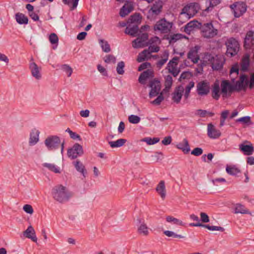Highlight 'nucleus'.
<instances>
[{
    "mask_svg": "<svg viewBox=\"0 0 254 254\" xmlns=\"http://www.w3.org/2000/svg\"><path fill=\"white\" fill-rule=\"evenodd\" d=\"M203 153V150L202 148L199 147H196L193 150H192L191 152V154L196 156H198L201 155Z\"/></svg>",
    "mask_w": 254,
    "mask_h": 254,
    "instance_id": "63",
    "label": "nucleus"
},
{
    "mask_svg": "<svg viewBox=\"0 0 254 254\" xmlns=\"http://www.w3.org/2000/svg\"><path fill=\"white\" fill-rule=\"evenodd\" d=\"M239 147L240 150L245 155L251 156L254 152V147L253 144L250 142H249L248 144H246L244 143L240 144Z\"/></svg>",
    "mask_w": 254,
    "mask_h": 254,
    "instance_id": "18",
    "label": "nucleus"
},
{
    "mask_svg": "<svg viewBox=\"0 0 254 254\" xmlns=\"http://www.w3.org/2000/svg\"><path fill=\"white\" fill-rule=\"evenodd\" d=\"M204 59L209 62L212 69L216 70L221 69L225 62V59L223 57L218 55L213 56L208 53L204 55Z\"/></svg>",
    "mask_w": 254,
    "mask_h": 254,
    "instance_id": "3",
    "label": "nucleus"
},
{
    "mask_svg": "<svg viewBox=\"0 0 254 254\" xmlns=\"http://www.w3.org/2000/svg\"><path fill=\"white\" fill-rule=\"evenodd\" d=\"M166 221L168 222L173 223L174 224L180 225V226H184L185 223L181 220L174 218L171 216H168L166 217Z\"/></svg>",
    "mask_w": 254,
    "mask_h": 254,
    "instance_id": "47",
    "label": "nucleus"
},
{
    "mask_svg": "<svg viewBox=\"0 0 254 254\" xmlns=\"http://www.w3.org/2000/svg\"><path fill=\"white\" fill-rule=\"evenodd\" d=\"M158 96L154 100L151 102V103L156 105H159L164 100V98L163 97L162 93L159 94Z\"/></svg>",
    "mask_w": 254,
    "mask_h": 254,
    "instance_id": "54",
    "label": "nucleus"
},
{
    "mask_svg": "<svg viewBox=\"0 0 254 254\" xmlns=\"http://www.w3.org/2000/svg\"><path fill=\"white\" fill-rule=\"evenodd\" d=\"M125 63L123 61H121L118 63L117 66L116 70L119 74L122 75L125 73Z\"/></svg>",
    "mask_w": 254,
    "mask_h": 254,
    "instance_id": "50",
    "label": "nucleus"
},
{
    "mask_svg": "<svg viewBox=\"0 0 254 254\" xmlns=\"http://www.w3.org/2000/svg\"><path fill=\"white\" fill-rule=\"evenodd\" d=\"M169 53L167 51H165L163 54L162 58L159 60L157 63V66L159 68L162 66L167 62L168 60Z\"/></svg>",
    "mask_w": 254,
    "mask_h": 254,
    "instance_id": "44",
    "label": "nucleus"
},
{
    "mask_svg": "<svg viewBox=\"0 0 254 254\" xmlns=\"http://www.w3.org/2000/svg\"><path fill=\"white\" fill-rule=\"evenodd\" d=\"M191 76V73L189 71H184L181 74L179 80L182 81L183 79H189Z\"/></svg>",
    "mask_w": 254,
    "mask_h": 254,
    "instance_id": "62",
    "label": "nucleus"
},
{
    "mask_svg": "<svg viewBox=\"0 0 254 254\" xmlns=\"http://www.w3.org/2000/svg\"><path fill=\"white\" fill-rule=\"evenodd\" d=\"M161 42L160 39L159 37L157 36H154L153 37H152L150 38L148 41L147 44H155V45H159L160 44Z\"/></svg>",
    "mask_w": 254,
    "mask_h": 254,
    "instance_id": "57",
    "label": "nucleus"
},
{
    "mask_svg": "<svg viewBox=\"0 0 254 254\" xmlns=\"http://www.w3.org/2000/svg\"><path fill=\"white\" fill-rule=\"evenodd\" d=\"M133 10V5L131 2L126 3L120 11V15L121 17H123L127 15Z\"/></svg>",
    "mask_w": 254,
    "mask_h": 254,
    "instance_id": "27",
    "label": "nucleus"
},
{
    "mask_svg": "<svg viewBox=\"0 0 254 254\" xmlns=\"http://www.w3.org/2000/svg\"><path fill=\"white\" fill-rule=\"evenodd\" d=\"M250 66V56L249 55H245L242 58L241 62V69L243 71H246L248 69Z\"/></svg>",
    "mask_w": 254,
    "mask_h": 254,
    "instance_id": "32",
    "label": "nucleus"
},
{
    "mask_svg": "<svg viewBox=\"0 0 254 254\" xmlns=\"http://www.w3.org/2000/svg\"><path fill=\"white\" fill-rule=\"evenodd\" d=\"M173 82L172 77L168 75L165 77V86L166 88H170L172 85Z\"/></svg>",
    "mask_w": 254,
    "mask_h": 254,
    "instance_id": "60",
    "label": "nucleus"
},
{
    "mask_svg": "<svg viewBox=\"0 0 254 254\" xmlns=\"http://www.w3.org/2000/svg\"><path fill=\"white\" fill-rule=\"evenodd\" d=\"M227 47L226 54L228 56L233 57L236 55L239 50L238 42L234 38H230L225 42Z\"/></svg>",
    "mask_w": 254,
    "mask_h": 254,
    "instance_id": "6",
    "label": "nucleus"
},
{
    "mask_svg": "<svg viewBox=\"0 0 254 254\" xmlns=\"http://www.w3.org/2000/svg\"><path fill=\"white\" fill-rule=\"evenodd\" d=\"M200 47L195 46L190 49L188 53V58L190 59L193 64H196L199 60V56L198 55V51Z\"/></svg>",
    "mask_w": 254,
    "mask_h": 254,
    "instance_id": "16",
    "label": "nucleus"
},
{
    "mask_svg": "<svg viewBox=\"0 0 254 254\" xmlns=\"http://www.w3.org/2000/svg\"><path fill=\"white\" fill-rule=\"evenodd\" d=\"M208 111L205 110L198 109L195 112V115L201 118H204L207 115Z\"/></svg>",
    "mask_w": 254,
    "mask_h": 254,
    "instance_id": "61",
    "label": "nucleus"
},
{
    "mask_svg": "<svg viewBox=\"0 0 254 254\" xmlns=\"http://www.w3.org/2000/svg\"><path fill=\"white\" fill-rule=\"evenodd\" d=\"M220 86L217 82H215L213 85L212 89V96L216 100H218L220 98Z\"/></svg>",
    "mask_w": 254,
    "mask_h": 254,
    "instance_id": "36",
    "label": "nucleus"
},
{
    "mask_svg": "<svg viewBox=\"0 0 254 254\" xmlns=\"http://www.w3.org/2000/svg\"><path fill=\"white\" fill-rule=\"evenodd\" d=\"M201 26V23L197 21H191L186 25L184 31L187 34H190L195 28H200Z\"/></svg>",
    "mask_w": 254,
    "mask_h": 254,
    "instance_id": "21",
    "label": "nucleus"
},
{
    "mask_svg": "<svg viewBox=\"0 0 254 254\" xmlns=\"http://www.w3.org/2000/svg\"><path fill=\"white\" fill-rule=\"evenodd\" d=\"M220 131L216 129L213 125L209 124L207 125V135L212 139H217L221 135Z\"/></svg>",
    "mask_w": 254,
    "mask_h": 254,
    "instance_id": "19",
    "label": "nucleus"
},
{
    "mask_svg": "<svg viewBox=\"0 0 254 254\" xmlns=\"http://www.w3.org/2000/svg\"><path fill=\"white\" fill-rule=\"evenodd\" d=\"M236 122L242 123L244 125H250L252 124L251 117L248 116L239 118L236 120Z\"/></svg>",
    "mask_w": 254,
    "mask_h": 254,
    "instance_id": "49",
    "label": "nucleus"
},
{
    "mask_svg": "<svg viewBox=\"0 0 254 254\" xmlns=\"http://www.w3.org/2000/svg\"><path fill=\"white\" fill-rule=\"evenodd\" d=\"M150 54V52L148 50H144L139 54L137 61L138 62H141L146 60Z\"/></svg>",
    "mask_w": 254,
    "mask_h": 254,
    "instance_id": "41",
    "label": "nucleus"
},
{
    "mask_svg": "<svg viewBox=\"0 0 254 254\" xmlns=\"http://www.w3.org/2000/svg\"><path fill=\"white\" fill-rule=\"evenodd\" d=\"M52 194L53 198L61 203L68 201L71 196L67 189L62 185L54 187L52 190Z\"/></svg>",
    "mask_w": 254,
    "mask_h": 254,
    "instance_id": "1",
    "label": "nucleus"
},
{
    "mask_svg": "<svg viewBox=\"0 0 254 254\" xmlns=\"http://www.w3.org/2000/svg\"><path fill=\"white\" fill-rule=\"evenodd\" d=\"M197 93L200 96H205L209 92V83L205 81L198 82L196 85Z\"/></svg>",
    "mask_w": 254,
    "mask_h": 254,
    "instance_id": "14",
    "label": "nucleus"
},
{
    "mask_svg": "<svg viewBox=\"0 0 254 254\" xmlns=\"http://www.w3.org/2000/svg\"><path fill=\"white\" fill-rule=\"evenodd\" d=\"M198 9V4L197 3H190L182 9L181 14L185 15L187 18L190 19L197 12Z\"/></svg>",
    "mask_w": 254,
    "mask_h": 254,
    "instance_id": "9",
    "label": "nucleus"
},
{
    "mask_svg": "<svg viewBox=\"0 0 254 254\" xmlns=\"http://www.w3.org/2000/svg\"><path fill=\"white\" fill-rule=\"evenodd\" d=\"M149 86L151 88L149 93L150 98L155 97L160 93L161 85L159 80L154 79L150 81Z\"/></svg>",
    "mask_w": 254,
    "mask_h": 254,
    "instance_id": "10",
    "label": "nucleus"
},
{
    "mask_svg": "<svg viewBox=\"0 0 254 254\" xmlns=\"http://www.w3.org/2000/svg\"><path fill=\"white\" fill-rule=\"evenodd\" d=\"M178 149L182 150L184 153H188L190 151V147L189 142L186 138H184L182 142L177 145Z\"/></svg>",
    "mask_w": 254,
    "mask_h": 254,
    "instance_id": "30",
    "label": "nucleus"
},
{
    "mask_svg": "<svg viewBox=\"0 0 254 254\" xmlns=\"http://www.w3.org/2000/svg\"><path fill=\"white\" fill-rule=\"evenodd\" d=\"M99 44L102 50L105 53H109L111 51L110 46L108 42L103 39L99 40Z\"/></svg>",
    "mask_w": 254,
    "mask_h": 254,
    "instance_id": "43",
    "label": "nucleus"
},
{
    "mask_svg": "<svg viewBox=\"0 0 254 254\" xmlns=\"http://www.w3.org/2000/svg\"><path fill=\"white\" fill-rule=\"evenodd\" d=\"M62 69L67 74L68 77H70L72 73V69L67 64L62 65Z\"/></svg>",
    "mask_w": 254,
    "mask_h": 254,
    "instance_id": "52",
    "label": "nucleus"
},
{
    "mask_svg": "<svg viewBox=\"0 0 254 254\" xmlns=\"http://www.w3.org/2000/svg\"><path fill=\"white\" fill-rule=\"evenodd\" d=\"M227 173L230 175H237L240 172V170L236 166H227L226 168Z\"/></svg>",
    "mask_w": 254,
    "mask_h": 254,
    "instance_id": "45",
    "label": "nucleus"
},
{
    "mask_svg": "<svg viewBox=\"0 0 254 254\" xmlns=\"http://www.w3.org/2000/svg\"><path fill=\"white\" fill-rule=\"evenodd\" d=\"M235 213L241 214H250V211L245 208V206L243 205L238 204H237L235 208Z\"/></svg>",
    "mask_w": 254,
    "mask_h": 254,
    "instance_id": "42",
    "label": "nucleus"
},
{
    "mask_svg": "<svg viewBox=\"0 0 254 254\" xmlns=\"http://www.w3.org/2000/svg\"><path fill=\"white\" fill-rule=\"evenodd\" d=\"M164 234L168 237H173L174 238H184V237L181 235L175 233L174 232L169 230H166L164 232Z\"/></svg>",
    "mask_w": 254,
    "mask_h": 254,
    "instance_id": "53",
    "label": "nucleus"
},
{
    "mask_svg": "<svg viewBox=\"0 0 254 254\" xmlns=\"http://www.w3.org/2000/svg\"><path fill=\"white\" fill-rule=\"evenodd\" d=\"M254 45V33L250 31L247 33L245 38L244 46L246 49H251Z\"/></svg>",
    "mask_w": 254,
    "mask_h": 254,
    "instance_id": "23",
    "label": "nucleus"
},
{
    "mask_svg": "<svg viewBox=\"0 0 254 254\" xmlns=\"http://www.w3.org/2000/svg\"><path fill=\"white\" fill-rule=\"evenodd\" d=\"M49 41L52 44H58L59 38L55 33H52L49 36Z\"/></svg>",
    "mask_w": 254,
    "mask_h": 254,
    "instance_id": "56",
    "label": "nucleus"
},
{
    "mask_svg": "<svg viewBox=\"0 0 254 254\" xmlns=\"http://www.w3.org/2000/svg\"><path fill=\"white\" fill-rule=\"evenodd\" d=\"M44 143L48 150L54 151L59 147L61 144V139L57 135H50L46 138Z\"/></svg>",
    "mask_w": 254,
    "mask_h": 254,
    "instance_id": "7",
    "label": "nucleus"
},
{
    "mask_svg": "<svg viewBox=\"0 0 254 254\" xmlns=\"http://www.w3.org/2000/svg\"><path fill=\"white\" fill-rule=\"evenodd\" d=\"M178 60L179 58L178 57L173 58L169 61L166 67L169 72L172 73L174 77L177 76L180 72V70L177 68V61Z\"/></svg>",
    "mask_w": 254,
    "mask_h": 254,
    "instance_id": "13",
    "label": "nucleus"
},
{
    "mask_svg": "<svg viewBox=\"0 0 254 254\" xmlns=\"http://www.w3.org/2000/svg\"><path fill=\"white\" fill-rule=\"evenodd\" d=\"M33 59H31V60L29 63V69L31 73V75L35 79L39 80L41 78V67H39L38 65L33 62Z\"/></svg>",
    "mask_w": 254,
    "mask_h": 254,
    "instance_id": "15",
    "label": "nucleus"
},
{
    "mask_svg": "<svg viewBox=\"0 0 254 254\" xmlns=\"http://www.w3.org/2000/svg\"><path fill=\"white\" fill-rule=\"evenodd\" d=\"M154 76L153 71L151 69H147L140 75L138 81L141 84H145L146 81Z\"/></svg>",
    "mask_w": 254,
    "mask_h": 254,
    "instance_id": "22",
    "label": "nucleus"
},
{
    "mask_svg": "<svg viewBox=\"0 0 254 254\" xmlns=\"http://www.w3.org/2000/svg\"><path fill=\"white\" fill-rule=\"evenodd\" d=\"M79 0H62L63 2L70 7L71 10L75 9L77 5Z\"/></svg>",
    "mask_w": 254,
    "mask_h": 254,
    "instance_id": "40",
    "label": "nucleus"
},
{
    "mask_svg": "<svg viewBox=\"0 0 254 254\" xmlns=\"http://www.w3.org/2000/svg\"><path fill=\"white\" fill-rule=\"evenodd\" d=\"M129 123L133 124H137L140 121V118L136 115H131L128 117Z\"/></svg>",
    "mask_w": 254,
    "mask_h": 254,
    "instance_id": "51",
    "label": "nucleus"
},
{
    "mask_svg": "<svg viewBox=\"0 0 254 254\" xmlns=\"http://www.w3.org/2000/svg\"><path fill=\"white\" fill-rule=\"evenodd\" d=\"M194 83L193 81H190L188 85L186 86L184 89V97L186 99H187L190 96V93L191 89L194 87Z\"/></svg>",
    "mask_w": 254,
    "mask_h": 254,
    "instance_id": "46",
    "label": "nucleus"
},
{
    "mask_svg": "<svg viewBox=\"0 0 254 254\" xmlns=\"http://www.w3.org/2000/svg\"><path fill=\"white\" fill-rule=\"evenodd\" d=\"M184 92V88L180 85L177 87L174 92L172 93V100L173 101L178 104L180 102Z\"/></svg>",
    "mask_w": 254,
    "mask_h": 254,
    "instance_id": "20",
    "label": "nucleus"
},
{
    "mask_svg": "<svg viewBox=\"0 0 254 254\" xmlns=\"http://www.w3.org/2000/svg\"><path fill=\"white\" fill-rule=\"evenodd\" d=\"M156 191L160 195L161 197L164 199L166 196V190L165 182L163 181H160L156 188Z\"/></svg>",
    "mask_w": 254,
    "mask_h": 254,
    "instance_id": "35",
    "label": "nucleus"
},
{
    "mask_svg": "<svg viewBox=\"0 0 254 254\" xmlns=\"http://www.w3.org/2000/svg\"><path fill=\"white\" fill-rule=\"evenodd\" d=\"M248 85L250 88L254 87V72L251 75L249 80L247 75L244 74H241L235 85L236 89L238 91L245 90Z\"/></svg>",
    "mask_w": 254,
    "mask_h": 254,
    "instance_id": "2",
    "label": "nucleus"
},
{
    "mask_svg": "<svg viewBox=\"0 0 254 254\" xmlns=\"http://www.w3.org/2000/svg\"><path fill=\"white\" fill-rule=\"evenodd\" d=\"M73 164L76 170L81 173L84 178H85L86 176L87 171L82 163L79 161H76L73 162Z\"/></svg>",
    "mask_w": 254,
    "mask_h": 254,
    "instance_id": "29",
    "label": "nucleus"
},
{
    "mask_svg": "<svg viewBox=\"0 0 254 254\" xmlns=\"http://www.w3.org/2000/svg\"><path fill=\"white\" fill-rule=\"evenodd\" d=\"M127 141L126 139L120 138L116 141H109V144L112 148H118L123 146Z\"/></svg>",
    "mask_w": 254,
    "mask_h": 254,
    "instance_id": "37",
    "label": "nucleus"
},
{
    "mask_svg": "<svg viewBox=\"0 0 254 254\" xmlns=\"http://www.w3.org/2000/svg\"><path fill=\"white\" fill-rule=\"evenodd\" d=\"M172 23L167 21L165 18L158 21L154 26L155 31H159L162 33L169 32L172 27Z\"/></svg>",
    "mask_w": 254,
    "mask_h": 254,
    "instance_id": "8",
    "label": "nucleus"
},
{
    "mask_svg": "<svg viewBox=\"0 0 254 254\" xmlns=\"http://www.w3.org/2000/svg\"><path fill=\"white\" fill-rule=\"evenodd\" d=\"M230 7L233 13L234 17L239 18L246 13L248 6L244 2L236 1L230 5Z\"/></svg>",
    "mask_w": 254,
    "mask_h": 254,
    "instance_id": "5",
    "label": "nucleus"
},
{
    "mask_svg": "<svg viewBox=\"0 0 254 254\" xmlns=\"http://www.w3.org/2000/svg\"><path fill=\"white\" fill-rule=\"evenodd\" d=\"M43 166L47 168L49 170L52 171L55 173H60V168L55 165L54 164L45 163L43 164Z\"/></svg>",
    "mask_w": 254,
    "mask_h": 254,
    "instance_id": "39",
    "label": "nucleus"
},
{
    "mask_svg": "<svg viewBox=\"0 0 254 254\" xmlns=\"http://www.w3.org/2000/svg\"><path fill=\"white\" fill-rule=\"evenodd\" d=\"M205 228H207L210 231H219L223 232L224 230V229L223 227L220 226H209L206 225V226H205Z\"/></svg>",
    "mask_w": 254,
    "mask_h": 254,
    "instance_id": "58",
    "label": "nucleus"
},
{
    "mask_svg": "<svg viewBox=\"0 0 254 254\" xmlns=\"http://www.w3.org/2000/svg\"><path fill=\"white\" fill-rule=\"evenodd\" d=\"M221 92L223 97H226L228 91L231 92L233 90L232 85L227 80H223L221 84Z\"/></svg>",
    "mask_w": 254,
    "mask_h": 254,
    "instance_id": "26",
    "label": "nucleus"
},
{
    "mask_svg": "<svg viewBox=\"0 0 254 254\" xmlns=\"http://www.w3.org/2000/svg\"><path fill=\"white\" fill-rule=\"evenodd\" d=\"M162 8V2L160 1H155L149 10V12L157 15L161 10Z\"/></svg>",
    "mask_w": 254,
    "mask_h": 254,
    "instance_id": "33",
    "label": "nucleus"
},
{
    "mask_svg": "<svg viewBox=\"0 0 254 254\" xmlns=\"http://www.w3.org/2000/svg\"><path fill=\"white\" fill-rule=\"evenodd\" d=\"M148 36L147 33H143L132 41V47L137 49L142 48L148 45L147 40Z\"/></svg>",
    "mask_w": 254,
    "mask_h": 254,
    "instance_id": "12",
    "label": "nucleus"
},
{
    "mask_svg": "<svg viewBox=\"0 0 254 254\" xmlns=\"http://www.w3.org/2000/svg\"><path fill=\"white\" fill-rule=\"evenodd\" d=\"M159 138L158 137H153V138L147 137L142 138L141 141L142 142H146L148 145H153L157 143L159 141Z\"/></svg>",
    "mask_w": 254,
    "mask_h": 254,
    "instance_id": "48",
    "label": "nucleus"
},
{
    "mask_svg": "<svg viewBox=\"0 0 254 254\" xmlns=\"http://www.w3.org/2000/svg\"><path fill=\"white\" fill-rule=\"evenodd\" d=\"M15 18L16 22L20 24H27L28 23V18L24 14L18 12L15 14Z\"/></svg>",
    "mask_w": 254,
    "mask_h": 254,
    "instance_id": "31",
    "label": "nucleus"
},
{
    "mask_svg": "<svg viewBox=\"0 0 254 254\" xmlns=\"http://www.w3.org/2000/svg\"><path fill=\"white\" fill-rule=\"evenodd\" d=\"M200 29L202 36L205 38H213L218 34V30L214 27L211 22L201 24Z\"/></svg>",
    "mask_w": 254,
    "mask_h": 254,
    "instance_id": "4",
    "label": "nucleus"
},
{
    "mask_svg": "<svg viewBox=\"0 0 254 254\" xmlns=\"http://www.w3.org/2000/svg\"><path fill=\"white\" fill-rule=\"evenodd\" d=\"M104 61L107 64H114L116 62V58L113 55H109L105 58Z\"/></svg>",
    "mask_w": 254,
    "mask_h": 254,
    "instance_id": "55",
    "label": "nucleus"
},
{
    "mask_svg": "<svg viewBox=\"0 0 254 254\" xmlns=\"http://www.w3.org/2000/svg\"><path fill=\"white\" fill-rule=\"evenodd\" d=\"M148 45H149V48H148V50L150 52V53H157L160 50V48L158 46V45L148 44Z\"/></svg>",
    "mask_w": 254,
    "mask_h": 254,
    "instance_id": "59",
    "label": "nucleus"
},
{
    "mask_svg": "<svg viewBox=\"0 0 254 254\" xmlns=\"http://www.w3.org/2000/svg\"><path fill=\"white\" fill-rule=\"evenodd\" d=\"M221 0H207L206 3L208 5L205 11H211L213 7L220 3Z\"/></svg>",
    "mask_w": 254,
    "mask_h": 254,
    "instance_id": "38",
    "label": "nucleus"
},
{
    "mask_svg": "<svg viewBox=\"0 0 254 254\" xmlns=\"http://www.w3.org/2000/svg\"><path fill=\"white\" fill-rule=\"evenodd\" d=\"M138 30L139 28L138 25H132L129 23L125 29V33L132 37H135L138 33Z\"/></svg>",
    "mask_w": 254,
    "mask_h": 254,
    "instance_id": "28",
    "label": "nucleus"
},
{
    "mask_svg": "<svg viewBox=\"0 0 254 254\" xmlns=\"http://www.w3.org/2000/svg\"><path fill=\"white\" fill-rule=\"evenodd\" d=\"M141 17L139 13H135L131 15L128 20V23L132 25H138L140 23Z\"/></svg>",
    "mask_w": 254,
    "mask_h": 254,
    "instance_id": "34",
    "label": "nucleus"
},
{
    "mask_svg": "<svg viewBox=\"0 0 254 254\" xmlns=\"http://www.w3.org/2000/svg\"><path fill=\"white\" fill-rule=\"evenodd\" d=\"M39 134L40 131L39 130L36 128L32 129L30 134V138L29 140V144L30 145H34L39 141Z\"/></svg>",
    "mask_w": 254,
    "mask_h": 254,
    "instance_id": "24",
    "label": "nucleus"
},
{
    "mask_svg": "<svg viewBox=\"0 0 254 254\" xmlns=\"http://www.w3.org/2000/svg\"><path fill=\"white\" fill-rule=\"evenodd\" d=\"M137 221V232L142 236H147L149 234V228L145 223L143 219L138 218Z\"/></svg>",
    "mask_w": 254,
    "mask_h": 254,
    "instance_id": "17",
    "label": "nucleus"
},
{
    "mask_svg": "<svg viewBox=\"0 0 254 254\" xmlns=\"http://www.w3.org/2000/svg\"><path fill=\"white\" fill-rule=\"evenodd\" d=\"M23 235L26 238L31 239L34 242H37V238L35 234V231L32 226L30 225L27 229L24 231Z\"/></svg>",
    "mask_w": 254,
    "mask_h": 254,
    "instance_id": "25",
    "label": "nucleus"
},
{
    "mask_svg": "<svg viewBox=\"0 0 254 254\" xmlns=\"http://www.w3.org/2000/svg\"><path fill=\"white\" fill-rule=\"evenodd\" d=\"M24 211L28 214H32L33 212V209L32 207L29 204H25L23 208Z\"/></svg>",
    "mask_w": 254,
    "mask_h": 254,
    "instance_id": "64",
    "label": "nucleus"
},
{
    "mask_svg": "<svg viewBox=\"0 0 254 254\" xmlns=\"http://www.w3.org/2000/svg\"><path fill=\"white\" fill-rule=\"evenodd\" d=\"M83 153V148L78 143H75L67 150L68 156L72 159L76 158L78 156H81Z\"/></svg>",
    "mask_w": 254,
    "mask_h": 254,
    "instance_id": "11",
    "label": "nucleus"
}]
</instances>
